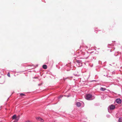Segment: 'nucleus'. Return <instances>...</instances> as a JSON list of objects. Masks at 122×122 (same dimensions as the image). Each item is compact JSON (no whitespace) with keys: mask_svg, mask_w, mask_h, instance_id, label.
<instances>
[{"mask_svg":"<svg viewBox=\"0 0 122 122\" xmlns=\"http://www.w3.org/2000/svg\"><path fill=\"white\" fill-rule=\"evenodd\" d=\"M43 68L45 69H46L47 68V66L46 65H43L42 66Z\"/></svg>","mask_w":122,"mask_h":122,"instance_id":"423d86ee","label":"nucleus"},{"mask_svg":"<svg viewBox=\"0 0 122 122\" xmlns=\"http://www.w3.org/2000/svg\"><path fill=\"white\" fill-rule=\"evenodd\" d=\"M92 95L87 94L86 96V98L87 100H91L92 99Z\"/></svg>","mask_w":122,"mask_h":122,"instance_id":"f257e3e1","label":"nucleus"},{"mask_svg":"<svg viewBox=\"0 0 122 122\" xmlns=\"http://www.w3.org/2000/svg\"><path fill=\"white\" fill-rule=\"evenodd\" d=\"M109 108L111 110H113L115 108V105H111L109 106Z\"/></svg>","mask_w":122,"mask_h":122,"instance_id":"f03ea898","label":"nucleus"},{"mask_svg":"<svg viewBox=\"0 0 122 122\" xmlns=\"http://www.w3.org/2000/svg\"><path fill=\"white\" fill-rule=\"evenodd\" d=\"M77 106L78 107H80L81 106V104L79 102H77L76 103Z\"/></svg>","mask_w":122,"mask_h":122,"instance_id":"39448f33","label":"nucleus"},{"mask_svg":"<svg viewBox=\"0 0 122 122\" xmlns=\"http://www.w3.org/2000/svg\"><path fill=\"white\" fill-rule=\"evenodd\" d=\"M106 89L103 87H101L100 89V90L101 91H104L106 90Z\"/></svg>","mask_w":122,"mask_h":122,"instance_id":"0eeeda50","label":"nucleus"},{"mask_svg":"<svg viewBox=\"0 0 122 122\" xmlns=\"http://www.w3.org/2000/svg\"><path fill=\"white\" fill-rule=\"evenodd\" d=\"M7 75L9 77H10V73L9 72L7 74Z\"/></svg>","mask_w":122,"mask_h":122,"instance_id":"ddd939ff","label":"nucleus"},{"mask_svg":"<svg viewBox=\"0 0 122 122\" xmlns=\"http://www.w3.org/2000/svg\"><path fill=\"white\" fill-rule=\"evenodd\" d=\"M116 102L118 104H120L121 102V100L120 99H116Z\"/></svg>","mask_w":122,"mask_h":122,"instance_id":"20e7f679","label":"nucleus"},{"mask_svg":"<svg viewBox=\"0 0 122 122\" xmlns=\"http://www.w3.org/2000/svg\"><path fill=\"white\" fill-rule=\"evenodd\" d=\"M16 115H14L13 117H12V118L13 119H14L15 118H16Z\"/></svg>","mask_w":122,"mask_h":122,"instance_id":"6e6552de","label":"nucleus"},{"mask_svg":"<svg viewBox=\"0 0 122 122\" xmlns=\"http://www.w3.org/2000/svg\"><path fill=\"white\" fill-rule=\"evenodd\" d=\"M118 122H122V118H120L118 120Z\"/></svg>","mask_w":122,"mask_h":122,"instance_id":"1a4fd4ad","label":"nucleus"},{"mask_svg":"<svg viewBox=\"0 0 122 122\" xmlns=\"http://www.w3.org/2000/svg\"><path fill=\"white\" fill-rule=\"evenodd\" d=\"M19 119V118H17L15 120V121L13 122H17Z\"/></svg>","mask_w":122,"mask_h":122,"instance_id":"9b49d317","label":"nucleus"},{"mask_svg":"<svg viewBox=\"0 0 122 122\" xmlns=\"http://www.w3.org/2000/svg\"><path fill=\"white\" fill-rule=\"evenodd\" d=\"M25 122H30L29 121H26Z\"/></svg>","mask_w":122,"mask_h":122,"instance_id":"4468645a","label":"nucleus"},{"mask_svg":"<svg viewBox=\"0 0 122 122\" xmlns=\"http://www.w3.org/2000/svg\"><path fill=\"white\" fill-rule=\"evenodd\" d=\"M76 61V62H77V63H81V61L79 60H77Z\"/></svg>","mask_w":122,"mask_h":122,"instance_id":"9d476101","label":"nucleus"},{"mask_svg":"<svg viewBox=\"0 0 122 122\" xmlns=\"http://www.w3.org/2000/svg\"><path fill=\"white\" fill-rule=\"evenodd\" d=\"M20 95L21 96H25V94H23V93L20 94Z\"/></svg>","mask_w":122,"mask_h":122,"instance_id":"f8f14e48","label":"nucleus"},{"mask_svg":"<svg viewBox=\"0 0 122 122\" xmlns=\"http://www.w3.org/2000/svg\"><path fill=\"white\" fill-rule=\"evenodd\" d=\"M36 119L37 120L39 121H40L42 122H43L44 121V120L42 119L40 117H37L36 118Z\"/></svg>","mask_w":122,"mask_h":122,"instance_id":"7ed1b4c3","label":"nucleus"}]
</instances>
